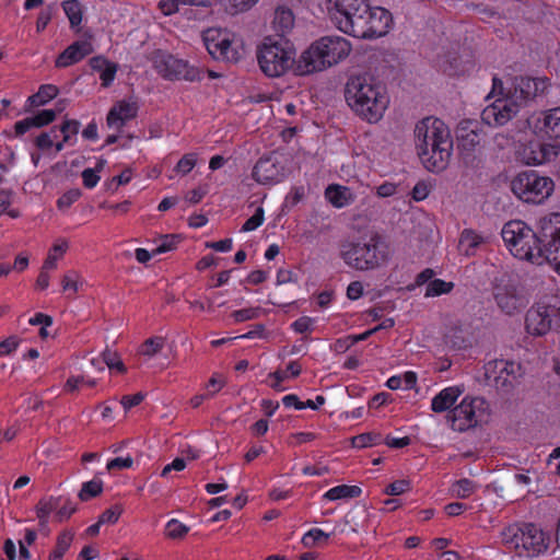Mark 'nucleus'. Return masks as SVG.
I'll return each mask as SVG.
<instances>
[{
	"mask_svg": "<svg viewBox=\"0 0 560 560\" xmlns=\"http://www.w3.org/2000/svg\"><path fill=\"white\" fill-rule=\"evenodd\" d=\"M559 151L560 145L556 142L530 141L523 149V160L528 165H540L556 159Z\"/></svg>",
	"mask_w": 560,
	"mask_h": 560,
	"instance_id": "nucleus-17",
	"label": "nucleus"
},
{
	"mask_svg": "<svg viewBox=\"0 0 560 560\" xmlns=\"http://www.w3.org/2000/svg\"><path fill=\"white\" fill-rule=\"evenodd\" d=\"M454 288V283L442 279L431 280L425 290L427 298L440 296L450 293Z\"/></svg>",
	"mask_w": 560,
	"mask_h": 560,
	"instance_id": "nucleus-42",
	"label": "nucleus"
},
{
	"mask_svg": "<svg viewBox=\"0 0 560 560\" xmlns=\"http://www.w3.org/2000/svg\"><path fill=\"white\" fill-rule=\"evenodd\" d=\"M61 285L65 292L77 293L78 282L75 272L70 271L66 273L61 280Z\"/></svg>",
	"mask_w": 560,
	"mask_h": 560,
	"instance_id": "nucleus-62",
	"label": "nucleus"
},
{
	"mask_svg": "<svg viewBox=\"0 0 560 560\" xmlns=\"http://www.w3.org/2000/svg\"><path fill=\"white\" fill-rule=\"evenodd\" d=\"M101 179V176L97 174V172L93 168H85L82 172V182L85 188L93 189L96 187Z\"/></svg>",
	"mask_w": 560,
	"mask_h": 560,
	"instance_id": "nucleus-61",
	"label": "nucleus"
},
{
	"mask_svg": "<svg viewBox=\"0 0 560 560\" xmlns=\"http://www.w3.org/2000/svg\"><path fill=\"white\" fill-rule=\"evenodd\" d=\"M207 192V186H199L197 188H194L185 195V202H187L188 205H197L203 199Z\"/></svg>",
	"mask_w": 560,
	"mask_h": 560,
	"instance_id": "nucleus-60",
	"label": "nucleus"
},
{
	"mask_svg": "<svg viewBox=\"0 0 560 560\" xmlns=\"http://www.w3.org/2000/svg\"><path fill=\"white\" fill-rule=\"evenodd\" d=\"M535 129L548 139L560 138V106L541 112Z\"/></svg>",
	"mask_w": 560,
	"mask_h": 560,
	"instance_id": "nucleus-20",
	"label": "nucleus"
},
{
	"mask_svg": "<svg viewBox=\"0 0 560 560\" xmlns=\"http://www.w3.org/2000/svg\"><path fill=\"white\" fill-rule=\"evenodd\" d=\"M122 513L120 505H114L105 510L98 517L101 524H115Z\"/></svg>",
	"mask_w": 560,
	"mask_h": 560,
	"instance_id": "nucleus-57",
	"label": "nucleus"
},
{
	"mask_svg": "<svg viewBox=\"0 0 560 560\" xmlns=\"http://www.w3.org/2000/svg\"><path fill=\"white\" fill-rule=\"evenodd\" d=\"M226 384L225 377L214 373L206 384V393L210 398L214 397Z\"/></svg>",
	"mask_w": 560,
	"mask_h": 560,
	"instance_id": "nucleus-51",
	"label": "nucleus"
},
{
	"mask_svg": "<svg viewBox=\"0 0 560 560\" xmlns=\"http://www.w3.org/2000/svg\"><path fill=\"white\" fill-rule=\"evenodd\" d=\"M94 51L89 40H77L69 45L56 59L57 68H67L83 60Z\"/></svg>",
	"mask_w": 560,
	"mask_h": 560,
	"instance_id": "nucleus-18",
	"label": "nucleus"
},
{
	"mask_svg": "<svg viewBox=\"0 0 560 560\" xmlns=\"http://www.w3.org/2000/svg\"><path fill=\"white\" fill-rule=\"evenodd\" d=\"M103 362L107 365V368L117 374H124L127 369L120 359L119 354L115 351H110L106 349L103 353Z\"/></svg>",
	"mask_w": 560,
	"mask_h": 560,
	"instance_id": "nucleus-44",
	"label": "nucleus"
},
{
	"mask_svg": "<svg viewBox=\"0 0 560 560\" xmlns=\"http://www.w3.org/2000/svg\"><path fill=\"white\" fill-rule=\"evenodd\" d=\"M19 346V341L16 337H9L0 342V357H5L11 354L16 350Z\"/></svg>",
	"mask_w": 560,
	"mask_h": 560,
	"instance_id": "nucleus-63",
	"label": "nucleus"
},
{
	"mask_svg": "<svg viewBox=\"0 0 560 560\" xmlns=\"http://www.w3.org/2000/svg\"><path fill=\"white\" fill-rule=\"evenodd\" d=\"M80 197H81L80 189H78V188L70 189V190L66 191L65 194H62L57 199V207L59 210H66V209L70 208L75 201H78Z\"/></svg>",
	"mask_w": 560,
	"mask_h": 560,
	"instance_id": "nucleus-49",
	"label": "nucleus"
},
{
	"mask_svg": "<svg viewBox=\"0 0 560 560\" xmlns=\"http://www.w3.org/2000/svg\"><path fill=\"white\" fill-rule=\"evenodd\" d=\"M259 315V308L248 307L236 310L232 313V318L235 323H243L246 320L255 319Z\"/></svg>",
	"mask_w": 560,
	"mask_h": 560,
	"instance_id": "nucleus-58",
	"label": "nucleus"
},
{
	"mask_svg": "<svg viewBox=\"0 0 560 560\" xmlns=\"http://www.w3.org/2000/svg\"><path fill=\"white\" fill-rule=\"evenodd\" d=\"M550 85L549 79L515 77L511 88L504 92L503 82L493 77L491 94H500L491 104L487 105L481 112V120L490 127L505 125L520 112L521 106L538 95L546 93Z\"/></svg>",
	"mask_w": 560,
	"mask_h": 560,
	"instance_id": "nucleus-1",
	"label": "nucleus"
},
{
	"mask_svg": "<svg viewBox=\"0 0 560 560\" xmlns=\"http://www.w3.org/2000/svg\"><path fill=\"white\" fill-rule=\"evenodd\" d=\"M464 388L457 385L448 386L440 390L431 400V410L441 413L454 406L458 397L463 394Z\"/></svg>",
	"mask_w": 560,
	"mask_h": 560,
	"instance_id": "nucleus-22",
	"label": "nucleus"
},
{
	"mask_svg": "<svg viewBox=\"0 0 560 560\" xmlns=\"http://www.w3.org/2000/svg\"><path fill=\"white\" fill-rule=\"evenodd\" d=\"M252 176L262 185L277 184L285 178V168L276 154H269L256 162Z\"/></svg>",
	"mask_w": 560,
	"mask_h": 560,
	"instance_id": "nucleus-16",
	"label": "nucleus"
},
{
	"mask_svg": "<svg viewBox=\"0 0 560 560\" xmlns=\"http://www.w3.org/2000/svg\"><path fill=\"white\" fill-rule=\"evenodd\" d=\"M316 319L310 316H301L291 324V329L296 334H311L314 330Z\"/></svg>",
	"mask_w": 560,
	"mask_h": 560,
	"instance_id": "nucleus-46",
	"label": "nucleus"
},
{
	"mask_svg": "<svg viewBox=\"0 0 560 560\" xmlns=\"http://www.w3.org/2000/svg\"><path fill=\"white\" fill-rule=\"evenodd\" d=\"M339 31L355 38L372 39L386 35L393 24L390 12L382 7H371L368 0H354L346 10L331 13Z\"/></svg>",
	"mask_w": 560,
	"mask_h": 560,
	"instance_id": "nucleus-2",
	"label": "nucleus"
},
{
	"mask_svg": "<svg viewBox=\"0 0 560 560\" xmlns=\"http://www.w3.org/2000/svg\"><path fill=\"white\" fill-rule=\"evenodd\" d=\"M137 114V103L122 100L113 105L107 114L106 121L110 128H121L127 121L133 119Z\"/></svg>",
	"mask_w": 560,
	"mask_h": 560,
	"instance_id": "nucleus-19",
	"label": "nucleus"
},
{
	"mask_svg": "<svg viewBox=\"0 0 560 560\" xmlns=\"http://www.w3.org/2000/svg\"><path fill=\"white\" fill-rule=\"evenodd\" d=\"M477 485L474 480L468 478H462L456 480L451 486V492L458 499H467L477 490Z\"/></svg>",
	"mask_w": 560,
	"mask_h": 560,
	"instance_id": "nucleus-35",
	"label": "nucleus"
},
{
	"mask_svg": "<svg viewBox=\"0 0 560 560\" xmlns=\"http://www.w3.org/2000/svg\"><path fill=\"white\" fill-rule=\"evenodd\" d=\"M431 186L424 182H418L411 190V197L415 201L424 200L430 194Z\"/></svg>",
	"mask_w": 560,
	"mask_h": 560,
	"instance_id": "nucleus-59",
	"label": "nucleus"
},
{
	"mask_svg": "<svg viewBox=\"0 0 560 560\" xmlns=\"http://www.w3.org/2000/svg\"><path fill=\"white\" fill-rule=\"evenodd\" d=\"M59 93V89L54 84H42L35 94H32L26 100V107H39L46 105L54 100Z\"/></svg>",
	"mask_w": 560,
	"mask_h": 560,
	"instance_id": "nucleus-28",
	"label": "nucleus"
},
{
	"mask_svg": "<svg viewBox=\"0 0 560 560\" xmlns=\"http://www.w3.org/2000/svg\"><path fill=\"white\" fill-rule=\"evenodd\" d=\"M329 537L330 534L325 533L320 528L314 527L303 535L301 542L305 548H313L316 545L327 541Z\"/></svg>",
	"mask_w": 560,
	"mask_h": 560,
	"instance_id": "nucleus-39",
	"label": "nucleus"
},
{
	"mask_svg": "<svg viewBox=\"0 0 560 560\" xmlns=\"http://www.w3.org/2000/svg\"><path fill=\"white\" fill-rule=\"evenodd\" d=\"M326 200L335 208L341 209L351 205L354 196L350 188L338 184L327 186L324 194Z\"/></svg>",
	"mask_w": 560,
	"mask_h": 560,
	"instance_id": "nucleus-25",
	"label": "nucleus"
},
{
	"mask_svg": "<svg viewBox=\"0 0 560 560\" xmlns=\"http://www.w3.org/2000/svg\"><path fill=\"white\" fill-rule=\"evenodd\" d=\"M133 465V459L131 456L127 457H115L109 459L106 464V468L109 472L129 469Z\"/></svg>",
	"mask_w": 560,
	"mask_h": 560,
	"instance_id": "nucleus-54",
	"label": "nucleus"
},
{
	"mask_svg": "<svg viewBox=\"0 0 560 560\" xmlns=\"http://www.w3.org/2000/svg\"><path fill=\"white\" fill-rule=\"evenodd\" d=\"M197 164V154L196 153H187L184 154L177 161V173H182L183 175L189 173Z\"/></svg>",
	"mask_w": 560,
	"mask_h": 560,
	"instance_id": "nucleus-55",
	"label": "nucleus"
},
{
	"mask_svg": "<svg viewBox=\"0 0 560 560\" xmlns=\"http://www.w3.org/2000/svg\"><path fill=\"white\" fill-rule=\"evenodd\" d=\"M62 497H48L38 501L35 509L40 525L48 523L49 515L52 512L57 513V509H59Z\"/></svg>",
	"mask_w": 560,
	"mask_h": 560,
	"instance_id": "nucleus-31",
	"label": "nucleus"
},
{
	"mask_svg": "<svg viewBox=\"0 0 560 560\" xmlns=\"http://www.w3.org/2000/svg\"><path fill=\"white\" fill-rule=\"evenodd\" d=\"M264 220H265L264 209L261 207H258L256 209L255 213L244 222L241 230L243 232L255 231L264 223Z\"/></svg>",
	"mask_w": 560,
	"mask_h": 560,
	"instance_id": "nucleus-50",
	"label": "nucleus"
},
{
	"mask_svg": "<svg viewBox=\"0 0 560 560\" xmlns=\"http://www.w3.org/2000/svg\"><path fill=\"white\" fill-rule=\"evenodd\" d=\"M351 49L350 42L341 36H323L313 42L298 58L296 75L324 71L346 59Z\"/></svg>",
	"mask_w": 560,
	"mask_h": 560,
	"instance_id": "nucleus-5",
	"label": "nucleus"
},
{
	"mask_svg": "<svg viewBox=\"0 0 560 560\" xmlns=\"http://www.w3.org/2000/svg\"><path fill=\"white\" fill-rule=\"evenodd\" d=\"M57 117L54 109H42L35 115L26 117L14 124V131L16 137H21L32 128H43L50 125Z\"/></svg>",
	"mask_w": 560,
	"mask_h": 560,
	"instance_id": "nucleus-21",
	"label": "nucleus"
},
{
	"mask_svg": "<svg viewBox=\"0 0 560 560\" xmlns=\"http://www.w3.org/2000/svg\"><path fill=\"white\" fill-rule=\"evenodd\" d=\"M73 538H74V533L72 530H62L58 536H57V539H56V546H55V550L62 553L63 556L66 555V552L69 550V548L71 547V544L73 541Z\"/></svg>",
	"mask_w": 560,
	"mask_h": 560,
	"instance_id": "nucleus-48",
	"label": "nucleus"
},
{
	"mask_svg": "<svg viewBox=\"0 0 560 560\" xmlns=\"http://www.w3.org/2000/svg\"><path fill=\"white\" fill-rule=\"evenodd\" d=\"M382 434L376 432H365L358 434L351 439V445L355 448H365L381 444Z\"/></svg>",
	"mask_w": 560,
	"mask_h": 560,
	"instance_id": "nucleus-38",
	"label": "nucleus"
},
{
	"mask_svg": "<svg viewBox=\"0 0 560 560\" xmlns=\"http://www.w3.org/2000/svg\"><path fill=\"white\" fill-rule=\"evenodd\" d=\"M103 491V481L98 478H94L90 481L83 482L81 490L78 494L79 499L83 502L89 501Z\"/></svg>",
	"mask_w": 560,
	"mask_h": 560,
	"instance_id": "nucleus-37",
	"label": "nucleus"
},
{
	"mask_svg": "<svg viewBox=\"0 0 560 560\" xmlns=\"http://www.w3.org/2000/svg\"><path fill=\"white\" fill-rule=\"evenodd\" d=\"M174 244H175V234H168L165 236V240L163 241V243L161 245L156 246V248L153 249L152 253L147 250L145 248L139 247L135 250V257L138 262L147 264L152 258V256L171 250L173 248Z\"/></svg>",
	"mask_w": 560,
	"mask_h": 560,
	"instance_id": "nucleus-32",
	"label": "nucleus"
},
{
	"mask_svg": "<svg viewBox=\"0 0 560 560\" xmlns=\"http://www.w3.org/2000/svg\"><path fill=\"white\" fill-rule=\"evenodd\" d=\"M81 385L93 387L96 385V381L93 378L86 380L84 376H70L65 384V390L72 393L75 392Z\"/></svg>",
	"mask_w": 560,
	"mask_h": 560,
	"instance_id": "nucleus-53",
	"label": "nucleus"
},
{
	"mask_svg": "<svg viewBox=\"0 0 560 560\" xmlns=\"http://www.w3.org/2000/svg\"><path fill=\"white\" fill-rule=\"evenodd\" d=\"M203 78V71L187 61L177 59V80L200 81Z\"/></svg>",
	"mask_w": 560,
	"mask_h": 560,
	"instance_id": "nucleus-34",
	"label": "nucleus"
},
{
	"mask_svg": "<svg viewBox=\"0 0 560 560\" xmlns=\"http://www.w3.org/2000/svg\"><path fill=\"white\" fill-rule=\"evenodd\" d=\"M495 302L502 312L513 314L523 306L522 299L506 290H499L494 295Z\"/></svg>",
	"mask_w": 560,
	"mask_h": 560,
	"instance_id": "nucleus-29",
	"label": "nucleus"
},
{
	"mask_svg": "<svg viewBox=\"0 0 560 560\" xmlns=\"http://www.w3.org/2000/svg\"><path fill=\"white\" fill-rule=\"evenodd\" d=\"M345 264L359 271L376 270L389 260V247L377 233L358 242H351L341 249Z\"/></svg>",
	"mask_w": 560,
	"mask_h": 560,
	"instance_id": "nucleus-6",
	"label": "nucleus"
},
{
	"mask_svg": "<svg viewBox=\"0 0 560 560\" xmlns=\"http://www.w3.org/2000/svg\"><path fill=\"white\" fill-rule=\"evenodd\" d=\"M485 243V238L481 234L475 230L465 229L460 233L458 248L467 257L474 256L481 244Z\"/></svg>",
	"mask_w": 560,
	"mask_h": 560,
	"instance_id": "nucleus-27",
	"label": "nucleus"
},
{
	"mask_svg": "<svg viewBox=\"0 0 560 560\" xmlns=\"http://www.w3.org/2000/svg\"><path fill=\"white\" fill-rule=\"evenodd\" d=\"M165 339L163 337H152L147 339L139 348V354L143 357H154L163 350Z\"/></svg>",
	"mask_w": 560,
	"mask_h": 560,
	"instance_id": "nucleus-40",
	"label": "nucleus"
},
{
	"mask_svg": "<svg viewBox=\"0 0 560 560\" xmlns=\"http://www.w3.org/2000/svg\"><path fill=\"white\" fill-rule=\"evenodd\" d=\"M150 61L156 72L166 80H175V57L162 49H155L150 55Z\"/></svg>",
	"mask_w": 560,
	"mask_h": 560,
	"instance_id": "nucleus-23",
	"label": "nucleus"
},
{
	"mask_svg": "<svg viewBox=\"0 0 560 560\" xmlns=\"http://www.w3.org/2000/svg\"><path fill=\"white\" fill-rule=\"evenodd\" d=\"M540 264L546 260L560 276V213L540 218Z\"/></svg>",
	"mask_w": 560,
	"mask_h": 560,
	"instance_id": "nucleus-13",
	"label": "nucleus"
},
{
	"mask_svg": "<svg viewBox=\"0 0 560 560\" xmlns=\"http://www.w3.org/2000/svg\"><path fill=\"white\" fill-rule=\"evenodd\" d=\"M68 249V243L66 241H60L50 248L43 266L44 269H55L57 267V260L66 253Z\"/></svg>",
	"mask_w": 560,
	"mask_h": 560,
	"instance_id": "nucleus-43",
	"label": "nucleus"
},
{
	"mask_svg": "<svg viewBox=\"0 0 560 560\" xmlns=\"http://www.w3.org/2000/svg\"><path fill=\"white\" fill-rule=\"evenodd\" d=\"M345 96L349 106L369 122H377L389 104L386 86L370 74L351 77Z\"/></svg>",
	"mask_w": 560,
	"mask_h": 560,
	"instance_id": "nucleus-4",
	"label": "nucleus"
},
{
	"mask_svg": "<svg viewBox=\"0 0 560 560\" xmlns=\"http://www.w3.org/2000/svg\"><path fill=\"white\" fill-rule=\"evenodd\" d=\"M415 137L423 166L433 173L445 170L453 153V139L444 121L435 117L421 119L416 125Z\"/></svg>",
	"mask_w": 560,
	"mask_h": 560,
	"instance_id": "nucleus-3",
	"label": "nucleus"
},
{
	"mask_svg": "<svg viewBox=\"0 0 560 560\" xmlns=\"http://www.w3.org/2000/svg\"><path fill=\"white\" fill-rule=\"evenodd\" d=\"M458 45H452L443 55H438L436 66L447 75H458L460 69L458 67Z\"/></svg>",
	"mask_w": 560,
	"mask_h": 560,
	"instance_id": "nucleus-26",
	"label": "nucleus"
},
{
	"mask_svg": "<svg viewBox=\"0 0 560 560\" xmlns=\"http://www.w3.org/2000/svg\"><path fill=\"white\" fill-rule=\"evenodd\" d=\"M231 13L243 12L255 5L258 0H220Z\"/></svg>",
	"mask_w": 560,
	"mask_h": 560,
	"instance_id": "nucleus-47",
	"label": "nucleus"
},
{
	"mask_svg": "<svg viewBox=\"0 0 560 560\" xmlns=\"http://www.w3.org/2000/svg\"><path fill=\"white\" fill-rule=\"evenodd\" d=\"M293 44L284 38L266 37L257 49V61L268 78H280L290 70L296 75L298 59Z\"/></svg>",
	"mask_w": 560,
	"mask_h": 560,
	"instance_id": "nucleus-7",
	"label": "nucleus"
},
{
	"mask_svg": "<svg viewBox=\"0 0 560 560\" xmlns=\"http://www.w3.org/2000/svg\"><path fill=\"white\" fill-rule=\"evenodd\" d=\"M551 178L539 175L536 171L521 172L511 182L513 194L524 202L541 203L553 191Z\"/></svg>",
	"mask_w": 560,
	"mask_h": 560,
	"instance_id": "nucleus-11",
	"label": "nucleus"
},
{
	"mask_svg": "<svg viewBox=\"0 0 560 560\" xmlns=\"http://www.w3.org/2000/svg\"><path fill=\"white\" fill-rule=\"evenodd\" d=\"M89 65L95 72H100L101 85L103 88H109L118 71V65L109 61L104 56H94L90 59Z\"/></svg>",
	"mask_w": 560,
	"mask_h": 560,
	"instance_id": "nucleus-24",
	"label": "nucleus"
},
{
	"mask_svg": "<svg viewBox=\"0 0 560 560\" xmlns=\"http://www.w3.org/2000/svg\"><path fill=\"white\" fill-rule=\"evenodd\" d=\"M411 489L410 481L407 479H399L395 480L394 482L389 483L385 490L384 493L390 497L400 495Z\"/></svg>",
	"mask_w": 560,
	"mask_h": 560,
	"instance_id": "nucleus-52",
	"label": "nucleus"
},
{
	"mask_svg": "<svg viewBox=\"0 0 560 560\" xmlns=\"http://www.w3.org/2000/svg\"><path fill=\"white\" fill-rule=\"evenodd\" d=\"M362 489L359 486L339 485L330 488L323 494V500L337 501L341 499L359 498Z\"/></svg>",
	"mask_w": 560,
	"mask_h": 560,
	"instance_id": "nucleus-30",
	"label": "nucleus"
},
{
	"mask_svg": "<svg viewBox=\"0 0 560 560\" xmlns=\"http://www.w3.org/2000/svg\"><path fill=\"white\" fill-rule=\"evenodd\" d=\"M501 542L521 558H536L549 547V536L533 523H515L501 532Z\"/></svg>",
	"mask_w": 560,
	"mask_h": 560,
	"instance_id": "nucleus-8",
	"label": "nucleus"
},
{
	"mask_svg": "<svg viewBox=\"0 0 560 560\" xmlns=\"http://www.w3.org/2000/svg\"><path fill=\"white\" fill-rule=\"evenodd\" d=\"M65 14L69 19L71 27H78L82 22V5L78 0H66L62 2Z\"/></svg>",
	"mask_w": 560,
	"mask_h": 560,
	"instance_id": "nucleus-36",
	"label": "nucleus"
},
{
	"mask_svg": "<svg viewBox=\"0 0 560 560\" xmlns=\"http://www.w3.org/2000/svg\"><path fill=\"white\" fill-rule=\"evenodd\" d=\"M501 235L514 257L540 265V220L537 232L521 220L509 221Z\"/></svg>",
	"mask_w": 560,
	"mask_h": 560,
	"instance_id": "nucleus-9",
	"label": "nucleus"
},
{
	"mask_svg": "<svg viewBox=\"0 0 560 560\" xmlns=\"http://www.w3.org/2000/svg\"><path fill=\"white\" fill-rule=\"evenodd\" d=\"M294 15L290 9L278 8L275 12L273 27L277 32L281 33L280 37L284 35L293 27Z\"/></svg>",
	"mask_w": 560,
	"mask_h": 560,
	"instance_id": "nucleus-33",
	"label": "nucleus"
},
{
	"mask_svg": "<svg viewBox=\"0 0 560 560\" xmlns=\"http://www.w3.org/2000/svg\"><path fill=\"white\" fill-rule=\"evenodd\" d=\"M525 327L533 336H544L551 329L560 328V296L547 295L526 313Z\"/></svg>",
	"mask_w": 560,
	"mask_h": 560,
	"instance_id": "nucleus-10",
	"label": "nucleus"
},
{
	"mask_svg": "<svg viewBox=\"0 0 560 560\" xmlns=\"http://www.w3.org/2000/svg\"><path fill=\"white\" fill-rule=\"evenodd\" d=\"M488 405L481 397L465 396L459 405L448 412L452 428L459 432L477 427L483 419Z\"/></svg>",
	"mask_w": 560,
	"mask_h": 560,
	"instance_id": "nucleus-14",
	"label": "nucleus"
},
{
	"mask_svg": "<svg viewBox=\"0 0 560 560\" xmlns=\"http://www.w3.org/2000/svg\"><path fill=\"white\" fill-rule=\"evenodd\" d=\"M522 374L523 368L521 363L512 360L497 359L486 365V375L489 378H493L498 388L506 390L513 386L514 382Z\"/></svg>",
	"mask_w": 560,
	"mask_h": 560,
	"instance_id": "nucleus-15",
	"label": "nucleus"
},
{
	"mask_svg": "<svg viewBox=\"0 0 560 560\" xmlns=\"http://www.w3.org/2000/svg\"><path fill=\"white\" fill-rule=\"evenodd\" d=\"M58 137L57 127H52L48 132H42L35 138L34 144L42 151H47L54 145V139Z\"/></svg>",
	"mask_w": 560,
	"mask_h": 560,
	"instance_id": "nucleus-45",
	"label": "nucleus"
},
{
	"mask_svg": "<svg viewBox=\"0 0 560 560\" xmlns=\"http://www.w3.org/2000/svg\"><path fill=\"white\" fill-rule=\"evenodd\" d=\"M77 511L75 504L68 498H62V501L57 509V515L59 522L68 520Z\"/></svg>",
	"mask_w": 560,
	"mask_h": 560,
	"instance_id": "nucleus-56",
	"label": "nucleus"
},
{
	"mask_svg": "<svg viewBox=\"0 0 560 560\" xmlns=\"http://www.w3.org/2000/svg\"><path fill=\"white\" fill-rule=\"evenodd\" d=\"M144 399V395L142 393H137L133 395H125L121 398V405L126 410H129L142 402Z\"/></svg>",
	"mask_w": 560,
	"mask_h": 560,
	"instance_id": "nucleus-64",
	"label": "nucleus"
},
{
	"mask_svg": "<svg viewBox=\"0 0 560 560\" xmlns=\"http://www.w3.org/2000/svg\"><path fill=\"white\" fill-rule=\"evenodd\" d=\"M58 132L62 133L63 142L72 145L77 141V135L80 130V122L75 119H67L62 125L57 128Z\"/></svg>",
	"mask_w": 560,
	"mask_h": 560,
	"instance_id": "nucleus-41",
	"label": "nucleus"
},
{
	"mask_svg": "<svg viewBox=\"0 0 560 560\" xmlns=\"http://www.w3.org/2000/svg\"><path fill=\"white\" fill-rule=\"evenodd\" d=\"M203 44L213 59L237 62L243 52V40L235 34L217 28H209L202 34Z\"/></svg>",
	"mask_w": 560,
	"mask_h": 560,
	"instance_id": "nucleus-12",
	"label": "nucleus"
}]
</instances>
